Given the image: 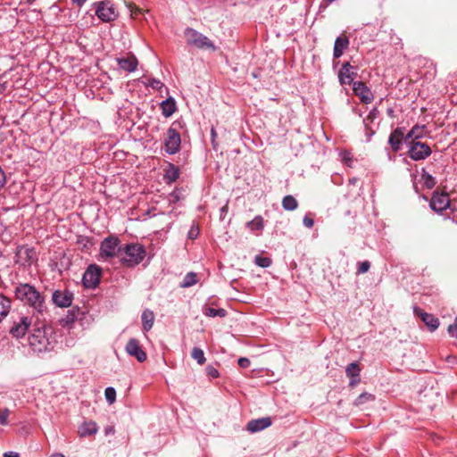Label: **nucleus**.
Here are the masks:
<instances>
[{"label": "nucleus", "mask_w": 457, "mask_h": 457, "mask_svg": "<svg viewBox=\"0 0 457 457\" xmlns=\"http://www.w3.org/2000/svg\"><path fill=\"white\" fill-rule=\"evenodd\" d=\"M14 295L24 306L32 310L37 318L47 313L46 295L29 283H20L15 287Z\"/></svg>", "instance_id": "f257e3e1"}, {"label": "nucleus", "mask_w": 457, "mask_h": 457, "mask_svg": "<svg viewBox=\"0 0 457 457\" xmlns=\"http://www.w3.org/2000/svg\"><path fill=\"white\" fill-rule=\"evenodd\" d=\"M28 342L34 353H41L53 351L58 341L52 326L38 322L34 325Z\"/></svg>", "instance_id": "f03ea898"}, {"label": "nucleus", "mask_w": 457, "mask_h": 457, "mask_svg": "<svg viewBox=\"0 0 457 457\" xmlns=\"http://www.w3.org/2000/svg\"><path fill=\"white\" fill-rule=\"evenodd\" d=\"M146 252L143 245L138 243L127 244L122 246L120 262L121 265L132 268L139 264L145 257Z\"/></svg>", "instance_id": "7ed1b4c3"}, {"label": "nucleus", "mask_w": 457, "mask_h": 457, "mask_svg": "<svg viewBox=\"0 0 457 457\" xmlns=\"http://www.w3.org/2000/svg\"><path fill=\"white\" fill-rule=\"evenodd\" d=\"M184 37L189 46L202 50H210L212 52H215L217 49L212 40L192 28H187L184 30Z\"/></svg>", "instance_id": "20e7f679"}, {"label": "nucleus", "mask_w": 457, "mask_h": 457, "mask_svg": "<svg viewBox=\"0 0 457 457\" xmlns=\"http://www.w3.org/2000/svg\"><path fill=\"white\" fill-rule=\"evenodd\" d=\"M121 252L122 245H120V241L117 237L110 236L101 242L100 255L104 260L120 257Z\"/></svg>", "instance_id": "39448f33"}, {"label": "nucleus", "mask_w": 457, "mask_h": 457, "mask_svg": "<svg viewBox=\"0 0 457 457\" xmlns=\"http://www.w3.org/2000/svg\"><path fill=\"white\" fill-rule=\"evenodd\" d=\"M175 126L176 123H172L164 137V149L168 154H175L180 149L181 137L179 131L175 128Z\"/></svg>", "instance_id": "423d86ee"}, {"label": "nucleus", "mask_w": 457, "mask_h": 457, "mask_svg": "<svg viewBox=\"0 0 457 457\" xmlns=\"http://www.w3.org/2000/svg\"><path fill=\"white\" fill-rule=\"evenodd\" d=\"M408 147V154L414 161H421L431 154L430 147L422 142L411 140L405 144Z\"/></svg>", "instance_id": "0eeeda50"}, {"label": "nucleus", "mask_w": 457, "mask_h": 457, "mask_svg": "<svg viewBox=\"0 0 457 457\" xmlns=\"http://www.w3.org/2000/svg\"><path fill=\"white\" fill-rule=\"evenodd\" d=\"M102 269L96 264H90L83 274L82 283L87 288H96L100 283Z\"/></svg>", "instance_id": "6e6552de"}, {"label": "nucleus", "mask_w": 457, "mask_h": 457, "mask_svg": "<svg viewBox=\"0 0 457 457\" xmlns=\"http://www.w3.org/2000/svg\"><path fill=\"white\" fill-rule=\"evenodd\" d=\"M31 325L32 317L20 316L17 320H13L9 332L13 337L20 338L25 336Z\"/></svg>", "instance_id": "1a4fd4ad"}, {"label": "nucleus", "mask_w": 457, "mask_h": 457, "mask_svg": "<svg viewBox=\"0 0 457 457\" xmlns=\"http://www.w3.org/2000/svg\"><path fill=\"white\" fill-rule=\"evenodd\" d=\"M73 301V294L69 290H54L52 294L53 303L60 308L70 307Z\"/></svg>", "instance_id": "9d476101"}, {"label": "nucleus", "mask_w": 457, "mask_h": 457, "mask_svg": "<svg viewBox=\"0 0 457 457\" xmlns=\"http://www.w3.org/2000/svg\"><path fill=\"white\" fill-rule=\"evenodd\" d=\"M430 208L436 212H442L450 206V199L446 193L434 192L429 203Z\"/></svg>", "instance_id": "9b49d317"}, {"label": "nucleus", "mask_w": 457, "mask_h": 457, "mask_svg": "<svg viewBox=\"0 0 457 457\" xmlns=\"http://www.w3.org/2000/svg\"><path fill=\"white\" fill-rule=\"evenodd\" d=\"M125 351L129 355L135 357L139 362H144L146 360V353L142 349L139 341L136 338H130L128 341Z\"/></svg>", "instance_id": "f8f14e48"}, {"label": "nucleus", "mask_w": 457, "mask_h": 457, "mask_svg": "<svg viewBox=\"0 0 457 457\" xmlns=\"http://www.w3.org/2000/svg\"><path fill=\"white\" fill-rule=\"evenodd\" d=\"M36 256V251L33 247H28L26 245H19L16 248L15 257L16 262L21 263V265H29L31 261Z\"/></svg>", "instance_id": "ddd939ff"}, {"label": "nucleus", "mask_w": 457, "mask_h": 457, "mask_svg": "<svg viewBox=\"0 0 457 457\" xmlns=\"http://www.w3.org/2000/svg\"><path fill=\"white\" fill-rule=\"evenodd\" d=\"M413 313L420 317L430 331H435L439 326V320L433 314L423 312L420 308L414 306Z\"/></svg>", "instance_id": "4468645a"}, {"label": "nucleus", "mask_w": 457, "mask_h": 457, "mask_svg": "<svg viewBox=\"0 0 457 457\" xmlns=\"http://www.w3.org/2000/svg\"><path fill=\"white\" fill-rule=\"evenodd\" d=\"M353 90L364 104H370L373 100V94L370 89L361 81L353 82Z\"/></svg>", "instance_id": "2eb2a0df"}, {"label": "nucleus", "mask_w": 457, "mask_h": 457, "mask_svg": "<svg viewBox=\"0 0 457 457\" xmlns=\"http://www.w3.org/2000/svg\"><path fill=\"white\" fill-rule=\"evenodd\" d=\"M389 148H386L387 152V157L390 161H395V154H392L389 149L396 153L400 149V127H396L388 137Z\"/></svg>", "instance_id": "dca6fc26"}, {"label": "nucleus", "mask_w": 457, "mask_h": 457, "mask_svg": "<svg viewBox=\"0 0 457 457\" xmlns=\"http://www.w3.org/2000/svg\"><path fill=\"white\" fill-rule=\"evenodd\" d=\"M356 75L355 68L349 62H345L339 71V81L342 85H350L355 79Z\"/></svg>", "instance_id": "f3484780"}, {"label": "nucleus", "mask_w": 457, "mask_h": 457, "mask_svg": "<svg viewBox=\"0 0 457 457\" xmlns=\"http://www.w3.org/2000/svg\"><path fill=\"white\" fill-rule=\"evenodd\" d=\"M116 61L119 68L128 72L135 71L138 65L137 59L132 54L119 57Z\"/></svg>", "instance_id": "a211bd4d"}, {"label": "nucleus", "mask_w": 457, "mask_h": 457, "mask_svg": "<svg viewBox=\"0 0 457 457\" xmlns=\"http://www.w3.org/2000/svg\"><path fill=\"white\" fill-rule=\"evenodd\" d=\"M96 13L97 17L104 22H110L114 21L117 17L114 8L112 6L106 5L104 3L100 4L96 11Z\"/></svg>", "instance_id": "6ab92c4d"}, {"label": "nucleus", "mask_w": 457, "mask_h": 457, "mask_svg": "<svg viewBox=\"0 0 457 457\" xmlns=\"http://www.w3.org/2000/svg\"><path fill=\"white\" fill-rule=\"evenodd\" d=\"M271 425L270 417H263L256 420H252L247 423V430L255 433L269 428Z\"/></svg>", "instance_id": "aec40b11"}, {"label": "nucleus", "mask_w": 457, "mask_h": 457, "mask_svg": "<svg viewBox=\"0 0 457 457\" xmlns=\"http://www.w3.org/2000/svg\"><path fill=\"white\" fill-rule=\"evenodd\" d=\"M379 112L377 108H373L369 112L368 116L363 119V124L366 129L367 141H370L371 137L375 134V130L371 128L373 121L378 117Z\"/></svg>", "instance_id": "412c9836"}, {"label": "nucleus", "mask_w": 457, "mask_h": 457, "mask_svg": "<svg viewBox=\"0 0 457 457\" xmlns=\"http://www.w3.org/2000/svg\"><path fill=\"white\" fill-rule=\"evenodd\" d=\"M360 368L356 362H351L345 368V374L351 378L349 386H354L360 381Z\"/></svg>", "instance_id": "4be33fe9"}, {"label": "nucleus", "mask_w": 457, "mask_h": 457, "mask_svg": "<svg viewBox=\"0 0 457 457\" xmlns=\"http://www.w3.org/2000/svg\"><path fill=\"white\" fill-rule=\"evenodd\" d=\"M426 132L425 126H414L404 137L403 138V133L402 132V140L403 139L405 144H410L411 140L418 141L419 138L422 137Z\"/></svg>", "instance_id": "5701e85b"}, {"label": "nucleus", "mask_w": 457, "mask_h": 457, "mask_svg": "<svg viewBox=\"0 0 457 457\" xmlns=\"http://www.w3.org/2000/svg\"><path fill=\"white\" fill-rule=\"evenodd\" d=\"M179 178V169L173 163H169L164 170L163 179L167 184L175 182Z\"/></svg>", "instance_id": "b1692460"}, {"label": "nucleus", "mask_w": 457, "mask_h": 457, "mask_svg": "<svg viewBox=\"0 0 457 457\" xmlns=\"http://www.w3.org/2000/svg\"><path fill=\"white\" fill-rule=\"evenodd\" d=\"M162 113L164 117H170L177 110L176 102L173 97H168L160 104Z\"/></svg>", "instance_id": "393cba45"}, {"label": "nucleus", "mask_w": 457, "mask_h": 457, "mask_svg": "<svg viewBox=\"0 0 457 457\" xmlns=\"http://www.w3.org/2000/svg\"><path fill=\"white\" fill-rule=\"evenodd\" d=\"M349 40L346 37H337L334 44L333 56L339 58L348 47Z\"/></svg>", "instance_id": "a878e982"}, {"label": "nucleus", "mask_w": 457, "mask_h": 457, "mask_svg": "<svg viewBox=\"0 0 457 457\" xmlns=\"http://www.w3.org/2000/svg\"><path fill=\"white\" fill-rule=\"evenodd\" d=\"M98 431V427L96 422L94 421H87L84 422L81 426L79 428V435L81 437L89 436L96 434Z\"/></svg>", "instance_id": "bb28decb"}, {"label": "nucleus", "mask_w": 457, "mask_h": 457, "mask_svg": "<svg viewBox=\"0 0 457 457\" xmlns=\"http://www.w3.org/2000/svg\"><path fill=\"white\" fill-rule=\"evenodd\" d=\"M12 308V301L3 294H0V322L9 314Z\"/></svg>", "instance_id": "cd10ccee"}, {"label": "nucleus", "mask_w": 457, "mask_h": 457, "mask_svg": "<svg viewBox=\"0 0 457 457\" xmlns=\"http://www.w3.org/2000/svg\"><path fill=\"white\" fill-rule=\"evenodd\" d=\"M141 320L144 331H149L154 321V312L150 310H145L141 315Z\"/></svg>", "instance_id": "c85d7f7f"}, {"label": "nucleus", "mask_w": 457, "mask_h": 457, "mask_svg": "<svg viewBox=\"0 0 457 457\" xmlns=\"http://www.w3.org/2000/svg\"><path fill=\"white\" fill-rule=\"evenodd\" d=\"M281 204L284 210L289 212L295 211L298 207L297 200L291 195L284 196Z\"/></svg>", "instance_id": "c756f323"}, {"label": "nucleus", "mask_w": 457, "mask_h": 457, "mask_svg": "<svg viewBox=\"0 0 457 457\" xmlns=\"http://www.w3.org/2000/svg\"><path fill=\"white\" fill-rule=\"evenodd\" d=\"M203 313L211 318L214 317H220L223 318L227 315V311L225 309L220 308V309H214L210 306H204L203 309Z\"/></svg>", "instance_id": "7c9ffc66"}, {"label": "nucleus", "mask_w": 457, "mask_h": 457, "mask_svg": "<svg viewBox=\"0 0 457 457\" xmlns=\"http://www.w3.org/2000/svg\"><path fill=\"white\" fill-rule=\"evenodd\" d=\"M197 283V274L195 272H188L183 278L180 284L182 288L190 287Z\"/></svg>", "instance_id": "2f4dec72"}, {"label": "nucleus", "mask_w": 457, "mask_h": 457, "mask_svg": "<svg viewBox=\"0 0 457 457\" xmlns=\"http://www.w3.org/2000/svg\"><path fill=\"white\" fill-rule=\"evenodd\" d=\"M191 356L199 365H203L206 361L204 351L198 347L193 348Z\"/></svg>", "instance_id": "473e14b6"}, {"label": "nucleus", "mask_w": 457, "mask_h": 457, "mask_svg": "<svg viewBox=\"0 0 457 457\" xmlns=\"http://www.w3.org/2000/svg\"><path fill=\"white\" fill-rule=\"evenodd\" d=\"M247 227L252 230H262L263 228V219L258 215L253 220L247 222Z\"/></svg>", "instance_id": "72a5a7b5"}, {"label": "nucleus", "mask_w": 457, "mask_h": 457, "mask_svg": "<svg viewBox=\"0 0 457 457\" xmlns=\"http://www.w3.org/2000/svg\"><path fill=\"white\" fill-rule=\"evenodd\" d=\"M421 179L423 181V185L428 189L433 188L436 185V179L425 170H423L421 174Z\"/></svg>", "instance_id": "f704fd0d"}, {"label": "nucleus", "mask_w": 457, "mask_h": 457, "mask_svg": "<svg viewBox=\"0 0 457 457\" xmlns=\"http://www.w3.org/2000/svg\"><path fill=\"white\" fill-rule=\"evenodd\" d=\"M254 263L262 268H268L271 265L272 261L270 257H265L262 255H256L254 257Z\"/></svg>", "instance_id": "c9c22d12"}, {"label": "nucleus", "mask_w": 457, "mask_h": 457, "mask_svg": "<svg viewBox=\"0 0 457 457\" xmlns=\"http://www.w3.org/2000/svg\"><path fill=\"white\" fill-rule=\"evenodd\" d=\"M104 395L109 404L113 403L116 400V391L112 386L106 387L104 391Z\"/></svg>", "instance_id": "e433bc0d"}, {"label": "nucleus", "mask_w": 457, "mask_h": 457, "mask_svg": "<svg viewBox=\"0 0 457 457\" xmlns=\"http://www.w3.org/2000/svg\"><path fill=\"white\" fill-rule=\"evenodd\" d=\"M374 399V396L371 394L369 393H362L361 394L356 400L354 401L355 405H361L365 403L368 401H371Z\"/></svg>", "instance_id": "4c0bfd02"}, {"label": "nucleus", "mask_w": 457, "mask_h": 457, "mask_svg": "<svg viewBox=\"0 0 457 457\" xmlns=\"http://www.w3.org/2000/svg\"><path fill=\"white\" fill-rule=\"evenodd\" d=\"M146 87H150L154 89L160 90L163 87V83L155 78L149 79L147 82L145 83Z\"/></svg>", "instance_id": "58836bf2"}, {"label": "nucleus", "mask_w": 457, "mask_h": 457, "mask_svg": "<svg viewBox=\"0 0 457 457\" xmlns=\"http://www.w3.org/2000/svg\"><path fill=\"white\" fill-rule=\"evenodd\" d=\"M370 268V262L369 261H363L357 263L356 274H364L369 271Z\"/></svg>", "instance_id": "ea45409f"}, {"label": "nucleus", "mask_w": 457, "mask_h": 457, "mask_svg": "<svg viewBox=\"0 0 457 457\" xmlns=\"http://www.w3.org/2000/svg\"><path fill=\"white\" fill-rule=\"evenodd\" d=\"M206 374L211 378H217L220 377L219 370L212 365H208L205 369Z\"/></svg>", "instance_id": "a19ab883"}, {"label": "nucleus", "mask_w": 457, "mask_h": 457, "mask_svg": "<svg viewBox=\"0 0 457 457\" xmlns=\"http://www.w3.org/2000/svg\"><path fill=\"white\" fill-rule=\"evenodd\" d=\"M200 230L197 225L193 224L190 228L187 237L190 239H195L199 236Z\"/></svg>", "instance_id": "79ce46f5"}, {"label": "nucleus", "mask_w": 457, "mask_h": 457, "mask_svg": "<svg viewBox=\"0 0 457 457\" xmlns=\"http://www.w3.org/2000/svg\"><path fill=\"white\" fill-rule=\"evenodd\" d=\"M9 410L5 409L0 413V425L5 426L8 424Z\"/></svg>", "instance_id": "37998d69"}, {"label": "nucleus", "mask_w": 457, "mask_h": 457, "mask_svg": "<svg viewBox=\"0 0 457 457\" xmlns=\"http://www.w3.org/2000/svg\"><path fill=\"white\" fill-rule=\"evenodd\" d=\"M448 333L451 337H455L457 339V318L454 320L453 324L448 327Z\"/></svg>", "instance_id": "c03bdc74"}, {"label": "nucleus", "mask_w": 457, "mask_h": 457, "mask_svg": "<svg viewBox=\"0 0 457 457\" xmlns=\"http://www.w3.org/2000/svg\"><path fill=\"white\" fill-rule=\"evenodd\" d=\"M237 364L239 365V367L243 368V369H246L250 366L251 364V361L248 358L246 357H240L238 360H237Z\"/></svg>", "instance_id": "a18cd8bd"}, {"label": "nucleus", "mask_w": 457, "mask_h": 457, "mask_svg": "<svg viewBox=\"0 0 457 457\" xmlns=\"http://www.w3.org/2000/svg\"><path fill=\"white\" fill-rule=\"evenodd\" d=\"M303 223L306 228H311L314 225V220L312 218L309 217L308 215H305L303 217Z\"/></svg>", "instance_id": "49530a36"}, {"label": "nucleus", "mask_w": 457, "mask_h": 457, "mask_svg": "<svg viewBox=\"0 0 457 457\" xmlns=\"http://www.w3.org/2000/svg\"><path fill=\"white\" fill-rule=\"evenodd\" d=\"M6 183V176L4 171L0 167V190L4 187Z\"/></svg>", "instance_id": "de8ad7c7"}, {"label": "nucleus", "mask_w": 457, "mask_h": 457, "mask_svg": "<svg viewBox=\"0 0 457 457\" xmlns=\"http://www.w3.org/2000/svg\"><path fill=\"white\" fill-rule=\"evenodd\" d=\"M211 136H212V143L213 148L216 149L215 137L217 136V133H216V130L214 128H212V129H211Z\"/></svg>", "instance_id": "09e8293b"}, {"label": "nucleus", "mask_w": 457, "mask_h": 457, "mask_svg": "<svg viewBox=\"0 0 457 457\" xmlns=\"http://www.w3.org/2000/svg\"><path fill=\"white\" fill-rule=\"evenodd\" d=\"M4 457H20V455L15 452H7L4 453Z\"/></svg>", "instance_id": "8fccbe9b"}, {"label": "nucleus", "mask_w": 457, "mask_h": 457, "mask_svg": "<svg viewBox=\"0 0 457 457\" xmlns=\"http://www.w3.org/2000/svg\"><path fill=\"white\" fill-rule=\"evenodd\" d=\"M87 0H72L74 4H76L79 7H81Z\"/></svg>", "instance_id": "3c124183"}, {"label": "nucleus", "mask_w": 457, "mask_h": 457, "mask_svg": "<svg viewBox=\"0 0 457 457\" xmlns=\"http://www.w3.org/2000/svg\"><path fill=\"white\" fill-rule=\"evenodd\" d=\"M75 320L74 314H69L67 316V322H73Z\"/></svg>", "instance_id": "603ef678"}, {"label": "nucleus", "mask_w": 457, "mask_h": 457, "mask_svg": "<svg viewBox=\"0 0 457 457\" xmlns=\"http://www.w3.org/2000/svg\"><path fill=\"white\" fill-rule=\"evenodd\" d=\"M386 112L390 117H395V111L392 108H388Z\"/></svg>", "instance_id": "864d4df0"}, {"label": "nucleus", "mask_w": 457, "mask_h": 457, "mask_svg": "<svg viewBox=\"0 0 457 457\" xmlns=\"http://www.w3.org/2000/svg\"><path fill=\"white\" fill-rule=\"evenodd\" d=\"M50 457H64L62 453H54Z\"/></svg>", "instance_id": "5fc2aeb1"}, {"label": "nucleus", "mask_w": 457, "mask_h": 457, "mask_svg": "<svg viewBox=\"0 0 457 457\" xmlns=\"http://www.w3.org/2000/svg\"><path fill=\"white\" fill-rule=\"evenodd\" d=\"M26 4H33L35 3L36 0H24Z\"/></svg>", "instance_id": "6e6d98bb"}, {"label": "nucleus", "mask_w": 457, "mask_h": 457, "mask_svg": "<svg viewBox=\"0 0 457 457\" xmlns=\"http://www.w3.org/2000/svg\"><path fill=\"white\" fill-rule=\"evenodd\" d=\"M355 113H357L360 117H361L362 112L361 111L354 110Z\"/></svg>", "instance_id": "4d7b16f0"}, {"label": "nucleus", "mask_w": 457, "mask_h": 457, "mask_svg": "<svg viewBox=\"0 0 457 457\" xmlns=\"http://www.w3.org/2000/svg\"><path fill=\"white\" fill-rule=\"evenodd\" d=\"M327 4L333 3L335 0H324Z\"/></svg>", "instance_id": "13d9d810"}]
</instances>
